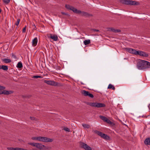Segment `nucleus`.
<instances>
[{
  "mask_svg": "<svg viewBox=\"0 0 150 150\" xmlns=\"http://www.w3.org/2000/svg\"><path fill=\"white\" fill-rule=\"evenodd\" d=\"M38 38H35L32 41V45L33 46L35 47L36 46L38 42Z\"/></svg>",
  "mask_w": 150,
  "mask_h": 150,
  "instance_id": "nucleus-17",
  "label": "nucleus"
},
{
  "mask_svg": "<svg viewBox=\"0 0 150 150\" xmlns=\"http://www.w3.org/2000/svg\"><path fill=\"white\" fill-rule=\"evenodd\" d=\"M5 89L3 90V91H2V94H4L6 95H8L13 93V91H7L4 90Z\"/></svg>",
  "mask_w": 150,
  "mask_h": 150,
  "instance_id": "nucleus-11",
  "label": "nucleus"
},
{
  "mask_svg": "<svg viewBox=\"0 0 150 150\" xmlns=\"http://www.w3.org/2000/svg\"><path fill=\"white\" fill-rule=\"evenodd\" d=\"M144 143L146 145H150V137L146 138L145 140Z\"/></svg>",
  "mask_w": 150,
  "mask_h": 150,
  "instance_id": "nucleus-15",
  "label": "nucleus"
},
{
  "mask_svg": "<svg viewBox=\"0 0 150 150\" xmlns=\"http://www.w3.org/2000/svg\"><path fill=\"white\" fill-rule=\"evenodd\" d=\"M63 129L68 132H70L69 129L67 127H65L63 128Z\"/></svg>",
  "mask_w": 150,
  "mask_h": 150,
  "instance_id": "nucleus-31",
  "label": "nucleus"
},
{
  "mask_svg": "<svg viewBox=\"0 0 150 150\" xmlns=\"http://www.w3.org/2000/svg\"><path fill=\"white\" fill-rule=\"evenodd\" d=\"M83 43L85 45H87L91 43V41L90 40H86L83 41Z\"/></svg>",
  "mask_w": 150,
  "mask_h": 150,
  "instance_id": "nucleus-22",
  "label": "nucleus"
},
{
  "mask_svg": "<svg viewBox=\"0 0 150 150\" xmlns=\"http://www.w3.org/2000/svg\"><path fill=\"white\" fill-rule=\"evenodd\" d=\"M33 26H34V28H33V29H35V30H36V29H35V28H36V27H35V25L34 24V25H33Z\"/></svg>",
  "mask_w": 150,
  "mask_h": 150,
  "instance_id": "nucleus-43",
  "label": "nucleus"
},
{
  "mask_svg": "<svg viewBox=\"0 0 150 150\" xmlns=\"http://www.w3.org/2000/svg\"><path fill=\"white\" fill-rule=\"evenodd\" d=\"M1 69H2L5 71H7L8 70V67L7 66L3 65L1 66Z\"/></svg>",
  "mask_w": 150,
  "mask_h": 150,
  "instance_id": "nucleus-20",
  "label": "nucleus"
},
{
  "mask_svg": "<svg viewBox=\"0 0 150 150\" xmlns=\"http://www.w3.org/2000/svg\"><path fill=\"white\" fill-rule=\"evenodd\" d=\"M108 89H112V90H114L115 89V87L113 86L111 84H109L108 87Z\"/></svg>",
  "mask_w": 150,
  "mask_h": 150,
  "instance_id": "nucleus-24",
  "label": "nucleus"
},
{
  "mask_svg": "<svg viewBox=\"0 0 150 150\" xmlns=\"http://www.w3.org/2000/svg\"><path fill=\"white\" fill-rule=\"evenodd\" d=\"M81 93L84 96H88L91 98H93L94 97L93 95L92 94L90 93L88 91L83 90L81 91Z\"/></svg>",
  "mask_w": 150,
  "mask_h": 150,
  "instance_id": "nucleus-9",
  "label": "nucleus"
},
{
  "mask_svg": "<svg viewBox=\"0 0 150 150\" xmlns=\"http://www.w3.org/2000/svg\"><path fill=\"white\" fill-rule=\"evenodd\" d=\"M31 139L33 140H38L45 142H51L53 141V139L47 137H32Z\"/></svg>",
  "mask_w": 150,
  "mask_h": 150,
  "instance_id": "nucleus-2",
  "label": "nucleus"
},
{
  "mask_svg": "<svg viewBox=\"0 0 150 150\" xmlns=\"http://www.w3.org/2000/svg\"><path fill=\"white\" fill-rule=\"evenodd\" d=\"M44 82L47 84L54 86H58V83L57 82H55L54 81L51 80H45Z\"/></svg>",
  "mask_w": 150,
  "mask_h": 150,
  "instance_id": "nucleus-8",
  "label": "nucleus"
},
{
  "mask_svg": "<svg viewBox=\"0 0 150 150\" xmlns=\"http://www.w3.org/2000/svg\"><path fill=\"white\" fill-rule=\"evenodd\" d=\"M26 28H27L26 26H25V27L23 28V30H22V32L23 33L25 32Z\"/></svg>",
  "mask_w": 150,
  "mask_h": 150,
  "instance_id": "nucleus-36",
  "label": "nucleus"
},
{
  "mask_svg": "<svg viewBox=\"0 0 150 150\" xmlns=\"http://www.w3.org/2000/svg\"><path fill=\"white\" fill-rule=\"evenodd\" d=\"M35 146L40 149H43V147H45V146L40 143H36Z\"/></svg>",
  "mask_w": 150,
  "mask_h": 150,
  "instance_id": "nucleus-12",
  "label": "nucleus"
},
{
  "mask_svg": "<svg viewBox=\"0 0 150 150\" xmlns=\"http://www.w3.org/2000/svg\"><path fill=\"white\" fill-rule=\"evenodd\" d=\"M36 143H32V142H30L28 143V144L29 145H30L31 146H35V145L36 144Z\"/></svg>",
  "mask_w": 150,
  "mask_h": 150,
  "instance_id": "nucleus-29",
  "label": "nucleus"
},
{
  "mask_svg": "<svg viewBox=\"0 0 150 150\" xmlns=\"http://www.w3.org/2000/svg\"><path fill=\"white\" fill-rule=\"evenodd\" d=\"M12 57L14 58V59H17V57H16V56L14 54H12Z\"/></svg>",
  "mask_w": 150,
  "mask_h": 150,
  "instance_id": "nucleus-40",
  "label": "nucleus"
},
{
  "mask_svg": "<svg viewBox=\"0 0 150 150\" xmlns=\"http://www.w3.org/2000/svg\"><path fill=\"white\" fill-rule=\"evenodd\" d=\"M140 52H141V51H137L135 50L134 54L136 55H139Z\"/></svg>",
  "mask_w": 150,
  "mask_h": 150,
  "instance_id": "nucleus-27",
  "label": "nucleus"
},
{
  "mask_svg": "<svg viewBox=\"0 0 150 150\" xmlns=\"http://www.w3.org/2000/svg\"><path fill=\"white\" fill-rule=\"evenodd\" d=\"M24 149L21 148L17 147L16 148L15 150H24Z\"/></svg>",
  "mask_w": 150,
  "mask_h": 150,
  "instance_id": "nucleus-37",
  "label": "nucleus"
},
{
  "mask_svg": "<svg viewBox=\"0 0 150 150\" xmlns=\"http://www.w3.org/2000/svg\"><path fill=\"white\" fill-rule=\"evenodd\" d=\"M1 90H0V95L2 94V91H1Z\"/></svg>",
  "mask_w": 150,
  "mask_h": 150,
  "instance_id": "nucleus-44",
  "label": "nucleus"
},
{
  "mask_svg": "<svg viewBox=\"0 0 150 150\" xmlns=\"http://www.w3.org/2000/svg\"><path fill=\"white\" fill-rule=\"evenodd\" d=\"M1 9L0 8V13H1Z\"/></svg>",
  "mask_w": 150,
  "mask_h": 150,
  "instance_id": "nucleus-45",
  "label": "nucleus"
},
{
  "mask_svg": "<svg viewBox=\"0 0 150 150\" xmlns=\"http://www.w3.org/2000/svg\"><path fill=\"white\" fill-rule=\"evenodd\" d=\"M6 88V87L4 86L0 85V90H2Z\"/></svg>",
  "mask_w": 150,
  "mask_h": 150,
  "instance_id": "nucleus-33",
  "label": "nucleus"
},
{
  "mask_svg": "<svg viewBox=\"0 0 150 150\" xmlns=\"http://www.w3.org/2000/svg\"><path fill=\"white\" fill-rule=\"evenodd\" d=\"M23 67L22 64L21 62H19L18 63L17 67L19 68H21Z\"/></svg>",
  "mask_w": 150,
  "mask_h": 150,
  "instance_id": "nucleus-23",
  "label": "nucleus"
},
{
  "mask_svg": "<svg viewBox=\"0 0 150 150\" xmlns=\"http://www.w3.org/2000/svg\"><path fill=\"white\" fill-rule=\"evenodd\" d=\"M20 20L19 19H17V22L15 23V25H16L17 26H18L19 22H20Z\"/></svg>",
  "mask_w": 150,
  "mask_h": 150,
  "instance_id": "nucleus-30",
  "label": "nucleus"
},
{
  "mask_svg": "<svg viewBox=\"0 0 150 150\" xmlns=\"http://www.w3.org/2000/svg\"><path fill=\"white\" fill-rule=\"evenodd\" d=\"M125 50L128 52L132 54H134V52L135 50L134 49L128 48H125Z\"/></svg>",
  "mask_w": 150,
  "mask_h": 150,
  "instance_id": "nucleus-16",
  "label": "nucleus"
},
{
  "mask_svg": "<svg viewBox=\"0 0 150 150\" xmlns=\"http://www.w3.org/2000/svg\"><path fill=\"white\" fill-rule=\"evenodd\" d=\"M86 103L88 105H89L90 106L95 107L101 108L105 107V105L104 104L100 103L87 102H86Z\"/></svg>",
  "mask_w": 150,
  "mask_h": 150,
  "instance_id": "nucleus-4",
  "label": "nucleus"
},
{
  "mask_svg": "<svg viewBox=\"0 0 150 150\" xmlns=\"http://www.w3.org/2000/svg\"><path fill=\"white\" fill-rule=\"evenodd\" d=\"M1 60L6 63H10L11 62V60L8 59H1Z\"/></svg>",
  "mask_w": 150,
  "mask_h": 150,
  "instance_id": "nucleus-18",
  "label": "nucleus"
},
{
  "mask_svg": "<svg viewBox=\"0 0 150 150\" xmlns=\"http://www.w3.org/2000/svg\"><path fill=\"white\" fill-rule=\"evenodd\" d=\"M61 13L63 15H65L67 16H69V15L67 13H66L62 12Z\"/></svg>",
  "mask_w": 150,
  "mask_h": 150,
  "instance_id": "nucleus-34",
  "label": "nucleus"
},
{
  "mask_svg": "<svg viewBox=\"0 0 150 150\" xmlns=\"http://www.w3.org/2000/svg\"><path fill=\"white\" fill-rule=\"evenodd\" d=\"M7 149L9 150H15L16 148L8 147Z\"/></svg>",
  "mask_w": 150,
  "mask_h": 150,
  "instance_id": "nucleus-32",
  "label": "nucleus"
},
{
  "mask_svg": "<svg viewBox=\"0 0 150 150\" xmlns=\"http://www.w3.org/2000/svg\"><path fill=\"white\" fill-rule=\"evenodd\" d=\"M75 13L78 14H81L82 16L86 17H90L92 16V14L88 13L87 12L83 11H81L80 10H79L77 9Z\"/></svg>",
  "mask_w": 150,
  "mask_h": 150,
  "instance_id": "nucleus-7",
  "label": "nucleus"
},
{
  "mask_svg": "<svg viewBox=\"0 0 150 150\" xmlns=\"http://www.w3.org/2000/svg\"><path fill=\"white\" fill-rule=\"evenodd\" d=\"M100 118L102 120H103L105 122L107 118L106 117L103 116L102 115H100L99 116Z\"/></svg>",
  "mask_w": 150,
  "mask_h": 150,
  "instance_id": "nucleus-25",
  "label": "nucleus"
},
{
  "mask_svg": "<svg viewBox=\"0 0 150 150\" xmlns=\"http://www.w3.org/2000/svg\"><path fill=\"white\" fill-rule=\"evenodd\" d=\"M32 78L34 79H37L39 78H42V77L40 76L36 75L33 76L32 77Z\"/></svg>",
  "mask_w": 150,
  "mask_h": 150,
  "instance_id": "nucleus-28",
  "label": "nucleus"
},
{
  "mask_svg": "<svg viewBox=\"0 0 150 150\" xmlns=\"http://www.w3.org/2000/svg\"><path fill=\"white\" fill-rule=\"evenodd\" d=\"M51 148V147H47L46 148H45V150H46V149L49 150V149H50Z\"/></svg>",
  "mask_w": 150,
  "mask_h": 150,
  "instance_id": "nucleus-42",
  "label": "nucleus"
},
{
  "mask_svg": "<svg viewBox=\"0 0 150 150\" xmlns=\"http://www.w3.org/2000/svg\"><path fill=\"white\" fill-rule=\"evenodd\" d=\"M30 97V96H23V98H29Z\"/></svg>",
  "mask_w": 150,
  "mask_h": 150,
  "instance_id": "nucleus-38",
  "label": "nucleus"
},
{
  "mask_svg": "<svg viewBox=\"0 0 150 150\" xmlns=\"http://www.w3.org/2000/svg\"><path fill=\"white\" fill-rule=\"evenodd\" d=\"M137 68L140 70H144L150 68V62L145 60H141L137 64Z\"/></svg>",
  "mask_w": 150,
  "mask_h": 150,
  "instance_id": "nucleus-1",
  "label": "nucleus"
},
{
  "mask_svg": "<svg viewBox=\"0 0 150 150\" xmlns=\"http://www.w3.org/2000/svg\"><path fill=\"white\" fill-rule=\"evenodd\" d=\"M30 118L32 120H35L36 118L34 117H30Z\"/></svg>",
  "mask_w": 150,
  "mask_h": 150,
  "instance_id": "nucleus-39",
  "label": "nucleus"
},
{
  "mask_svg": "<svg viewBox=\"0 0 150 150\" xmlns=\"http://www.w3.org/2000/svg\"><path fill=\"white\" fill-rule=\"evenodd\" d=\"M106 121L105 122H106L107 123L110 124L111 125H112L113 124V122H111L109 119H108V118H107L106 120Z\"/></svg>",
  "mask_w": 150,
  "mask_h": 150,
  "instance_id": "nucleus-26",
  "label": "nucleus"
},
{
  "mask_svg": "<svg viewBox=\"0 0 150 150\" xmlns=\"http://www.w3.org/2000/svg\"><path fill=\"white\" fill-rule=\"evenodd\" d=\"M65 7L67 9L72 10L75 13L77 11V9L76 8L69 5H66Z\"/></svg>",
  "mask_w": 150,
  "mask_h": 150,
  "instance_id": "nucleus-10",
  "label": "nucleus"
},
{
  "mask_svg": "<svg viewBox=\"0 0 150 150\" xmlns=\"http://www.w3.org/2000/svg\"><path fill=\"white\" fill-rule=\"evenodd\" d=\"M50 38L55 41H57L58 39V37L56 35H51L50 36Z\"/></svg>",
  "mask_w": 150,
  "mask_h": 150,
  "instance_id": "nucleus-19",
  "label": "nucleus"
},
{
  "mask_svg": "<svg viewBox=\"0 0 150 150\" xmlns=\"http://www.w3.org/2000/svg\"><path fill=\"white\" fill-rule=\"evenodd\" d=\"M82 125L83 127L85 128L88 129L90 127V125L88 124H83Z\"/></svg>",
  "mask_w": 150,
  "mask_h": 150,
  "instance_id": "nucleus-21",
  "label": "nucleus"
},
{
  "mask_svg": "<svg viewBox=\"0 0 150 150\" xmlns=\"http://www.w3.org/2000/svg\"><path fill=\"white\" fill-rule=\"evenodd\" d=\"M92 30H93L94 32H99V30H98L94 29H92Z\"/></svg>",
  "mask_w": 150,
  "mask_h": 150,
  "instance_id": "nucleus-41",
  "label": "nucleus"
},
{
  "mask_svg": "<svg viewBox=\"0 0 150 150\" xmlns=\"http://www.w3.org/2000/svg\"><path fill=\"white\" fill-rule=\"evenodd\" d=\"M3 1L4 3L6 4H8L10 1V0H3Z\"/></svg>",
  "mask_w": 150,
  "mask_h": 150,
  "instance_id": "nucleus-35",
  "label": "nucleus"
},
{
  "mask_svg": "<svg viewBox=\"0 0 150 150\" xmlns=\"http://www.w3.org/2000/svg\"><path fill=\"white\" fill-rule=\"evenodd\" d=\"M120 2L122 4L130 5H138L139 3L136 1L130 0H121Z\"/></svg>",
  "mask_w": 150,
  "mask_h": 150,
  "instance_id": "nucleus-3",
  "label": "nucleus"
},
{
  "mask_svg": "<svg viewBox=\"0 0 150 150\" xmlns=\"http://www.w3.org/2000/svg\"><path fill=\"white\" fill-rule=\"evenodd\" d=\"M108 30L111 31L115 33H119L121 32V30L119 29H115L113 28H108Z\"/></svg>",
  "mask_w": 150,
  "mask_h": 150,
  "instance_id": "nucleus-13",
  "label": "nucleus"
},
{
  "mask_svg": "<svg viewBox=\"0 0 150 150\" xmlns=\"http://www.w3.org/2000/svg\"><path fill=\"white\" fill-rule=\"evenodd\" d=\"M1 66H0V69H1Z\"/></svg>",
  "mask_w": 150,
  "mask_h": 150,
  "instance_id": "nucleus-46",
  "label": "nucleus"
},
{
  "mask_svg": "<svg viewBox=\"0 0 150 150\" xmlns=\"http://www.w3.org/2000/svg\"><path fill=\"white\" fill-rule=\"evenodd\" d=\"M139 55L145 57H147L149 55L146 52L141 51V52H140Z\"/></svg>",
  "mask_w": 150,
  "mask_h": 150,
  "instance_id": "nucleus-14",
  "label": "nucleus"
},
{
  "mask_svg": "<svg viewBox=\"0 0 150 150\" xmlns=\"http://www.w3.org/2000/svg\"><path fill=\"white\" fill-rule=\"evenodd\" d=\"M80 144L81 148H83L85 150H92V148L90 146L84 143L80 142Z\"/></svg>",
  "mask_w": 150,
  "mask_h": 150,
  "instance_id": "nucleus-6",
  "label": "nucleus"
},
{
  "mask_svg": "<svg viewBox=\"0 0 150 150\" xmlns=\"http://www.w3.org/2000/svg\"><path fill=\"white\" fill-rule=\"evenodd\" d=\"M93 132L98 134V135L101 137L106 139H109V137L106 134L103 133L102 132L98 131L97 130H95L93 131Z\"/></svg>",
  "mask_w": 150,
  "mask_h": 150,
  "instance_id": "nucleus-5",
  "label": "nucleus"
}]
</instances>
